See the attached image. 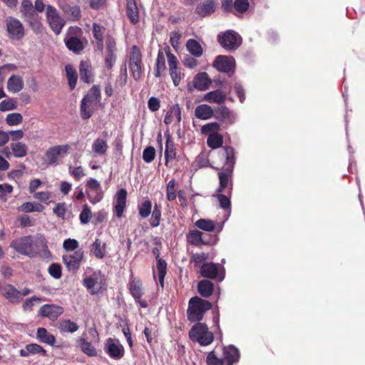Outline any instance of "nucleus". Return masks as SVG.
Returning a JSON list of instances; mask_svg holds the SVG:
<instances>
[{"mask_svg": "<svg viewBox=\"0 0 365 365\" xmlns=\"http://www.w3.org/2000/svg\"><path fill=\"white\" fill-rule=\"evenodd\" d=\"M211 304L199 297H192L188 304L187 311V319L191 322H200L205 313L211 309Z\"/></svg>", "mask_w": 365, "mask_h": 365, "instance_id": "1", "label": "nucleus"}, {"mask_svg": "<svg viewBox=\"0 0 365 365\" xmlns=\"http://www.w3.org/2000/svg\"><path fill=\"white\" fill-rule=\"evenodd\" d=\"M189 337L203 346L210 345L214 340L213 333L209 331L206 324L202 322H197L192 326L189 331Z\"/></svg>", "mask_w": 365, "mask_h": 365, "instance_id": "2", "label": "nucleus"}, {"mask_svg": "<svg viewBox=\"0 0 365 365\" xmlns=\"http://www.w3.org/2000/svg\"><path fill=\"white\" fill-rule=\"evenodd\" d=\"M69 148L68 145H58L49 148L43 158L44 164L47 166H56L59 163L60 158L68 153Z\"/></svg>", "mask_w": 365, "mask_h": 365, "instance_id": "3", "label": "nucleus"}, {"mask_svg": "<svg viewBox=\"0 0 365 365\" xmlns=\"http://www.w3.org/2000/svg\"><path fill=\"white\" fill-rule=\"evenodd\" d=\"M11 247L14 248L17 252L29 257H34L36 255V249L34 247L31 236L23 237L12 242Z\"/></svg>", "mask_w": 365, "mask_h": 365, "instance_id": "4", "label": "nucleus"}, {"mask_svg": "<svg viewBox=\"0 0 365 365\" xmlns=\"http://www.w3.org/2000/svg\"><path fill=\"white\" fill-rule=\"evenodd\" d=\"M8 37L13 41H20L25 36L23 24L16 18L9 16L5 20Z\"/></svg>", "mask_w": 365, "mask_h": 365, "instance_id": "5", "label": "nucleus"}, {"mask_svg": "<svg viewBox=\"0 0 365 365\" xmlns=\"http://www.w3.org/2000/svg\"><path fill=\"white\" fill-rule=\"evenodd\" d=\"M129 68L135 81H138L142 74V54L137 46H133L129 58Z\"/></svg>", "mask_w": 365, "mask_h": 365, "instance_id": "6", "label": "nucleus"}, {"mask_svg": "<svg viewBox=\"0 0 365 365\" xmlns=\"http://www.w3.org/2000/svg\"><path fill=\"white\" fill-rule=\"evenodd\" d=\"M46 20L52 31L58 35L65 25V21L59 15L56 8L48 5L46 12Z\"/></svg>", "mask_w": 365, "mask_h": 365, "instance_id": "7", "label": "nucleus"}, {"mask_svg": "<svg viewBox=\"0 0 365 365\" xmlns=\"http://www.w3.org/2000/svg\"><path fill=\"white\" fill-rule=\"evenodd\" d=\"M218 41L227 50L236 49L241 43L240 38H238L237 34L231 31L218 35Z\"/></svg>", "mask_w": 365, "mask_h": 365, "instance_id": "8", "label": "nucleus"}, {"mask_svg": "<svg viewBox=\"0 0 365 365\" xmlns=\"http://www.w3.org/2000/svg\"><path fill=\"white\" fill-rule=\"evenodd\" d=\"M213 66L221 72H231L232 73L235 66V61L233 57L219 56L215 60Z\"/></svg>", "mask_w": 365, "mask_h": 365, "instance_id": "9", "label": "nucleus"}, {"mask_svg": "<svg viewBox=\"0 0 365 365\" xmlns=\"http://www.w3.org/2000/svg\"><path fill=\"white\" fill-rule=\"evenodd\" d=\"M84 252L82 250H78L73 254H68L63 256V262L68 270L76 271L81 264Z\"/></svg>", "mask_w": 365, "mask_h": 365, "instance_id": "10", "label": "nucleus"}, {"mask_svg": "<svg viewBox=\"0 0 365 365\" xmlns=\"http://www.w3.org/2000/svg\"><path fill=\"white\" fill-rule=\"evenodd\" d=\"M86 186L88 189V195L91 202L96 203L103 198V193L101 190L100 182L94 178H91Z\"/></svg>", "mask_w": 365, "mask_h": 365, "instance_id": "11", "label": "nucleus"}, {"mask_svg": "<svg viewBox=\"0 0 365 365\" xmlns=\"http://www.w3.org/2000/svg\"><path fill=\"white\" fill-rule=\"evenodd\" d=\"M63 312V308L54 304H44L40 309V314L51 320H56Z\"/></svg>", "mask_w": 365, "mask_h": 365, "instance_id": "12", "label": "nucleus"}, {"mask_svg": "<svg viewBox=\"0 0 365 365\" xmlns=\"http://www.w3.org/2000/svg\"><path fill=\"white\" fill-rule=\"evenodd\" d=\"M2 295L13 304L19 303L22 299L21 292L11 284H7L3 288Z\"/></svg>", "mask_w": 365, "mask_h": 365, "instance_id": "13", "label": "nucleus"}, {"mask_svg": "<svg viewBox=\"0 0 365 365\" xmlns=\"http://www.w3.org/2000/svg\"><path fill=\"white\" fill-rule=\"evenodd\" d=\"M106 351L108 355L114 359H119L124 355V349L118 342L113 341L109 339L106 343Z\"/></svg>", "mask_w": 365, "mask_h": 365, "instance_id": "14", "label": "nucleus"}, {"mask_svg": "<svg viewBox=\"0 0 365 365\" xmlns=\"http://www.w3.org/2000/svg\"><path fill=\"white\" fill-rule=\"evenodd\" d=\"M24 86L23 78L19 75L11 76L8 81L6 88L7 90L13 93L20 92Z\"/></svg>", "mask_w": 365, "mask_h": 365, "instance_id": "15", "label": "nucleus"}, {"mask_svg": "<svg viewBox=\"0 0 365 365\" xmlns=\"http://www.w3.org/2000/svg\"><path fill=\"white\" fill-rule=\"evenodd\" d=\"M127 192L125 189L119 190L116 193L115 212L118 217H120L123 213L126 204Z\"/></svg>", "mask_w": 365, "mask_h": 365, "instance_id": "16", "label": "nucleus"}, {"mask_svg": "<svg viewBox=\"0 0 365 365\" xmlns=\"http://www.w3.org/2000/svg\"><path fill=\"white\" fill-rule=\"evenodd\" d=\"M215 2L213 0H204L196 7V13L202 17L206 16L215 11Z\"/></svg>", "mask_w": 365, "mask_h": 365, "instance_id": "17", "label": "nucleus"}, {"mask_svg": "<svg viewBox=\"0 0 365 365\" xmlns=\"http://www.w3.org/2000/svg\"><path fill=\"white\" fill-rule=\"evenodd\" d=\"M239 351L233 346L226 347L223 350V360L225 365H232L239 359Z\"/></svg>", "mask_w": 365, "mask_h": 365, "instance_id": "18", "label": "nucleus"}, {"mask_svg": "<svg viewBox=\"0 0 365 365\" xmlns=\"http://www.w3.org/2000/svg\"><path fill=\"white\" fill-rule=\"evenodd\" d=\"M106 29L98 24H93V34L96 40V46L97 49L102 53L103 51V35Z\"/></svg>", "mask_w": 365, "mask_h": 365, "instance_id": "19", "label": "nucleus"}, {"mask_svg": "<svg viewBox=\"0 0 365 365\" xmlns=\"http://www.w3.org/2000/svg\"><path fill=\"white\" fill-rule=\"evenodd\" d=\"M211 81L207 73H200L195 76L193 80L195 88L200 91H205L209 88Z\"/></svg>", "mask_w": 365, "mask_h": 365, "instance_id": "20", "label": "nucleus"}, {"mask_svg": "<svg viewBox=\"0 0 365 365\" xmlns=\"http://www.w3.org/2000/svg\"><path fill=\"white\" fill-rule=\"evenodd\" d=\"M200 274L203 277L215 279L218 274V267L212 262L204 263L200 266Z\"/></svg>", "mask_w": 365, "mask_h": 365, "instance_id": "21", "label": "nucleus"}, {"mask_svg": "<svg viewBox=\"0 0 365 365\" xmlns=\"http://www.w3.org/2000/svg\"><path fill=\"white\" fill-rule=\"evenodd\" d=\"M126 13L133 24L139 21V11L135 0H126Z\"/></svg>", "mask_w": 365, "mask_h": 365, "instance_id": "22", "label": "nucleus"}, {"mask_svg": "<svg viewBox=\"0 0 365 365\" xmlns=\"http://www.w3.org/2000/svg\"><path fill=\"white\" fill-rule=\"evenodd\" d=\"M20 12L24 20L32 19L38 15L35 11L33 4L30 0H23L20 7Z\"/></svg>", "mask_w": 365, "mask_h": 365, "instance_id": "23", "label": "nucleus"}, {"mask_svg": "<svg viewBox=\"0 0 365 365\" xmlns=\"http://www.w3.org/2000/svg\"><path fill=\"white\" fill-rule=\"evenodd\" d=\"M101 93L99 86H93L82 100L89 102V103L96 105L101 101Z\"/></svg>", "mask_w": 365, "mask_h": 365, "instance_id": "24", "label": "nucleus"}, {"mask_svg": "<svg viewBox=\"0 0 365 365\" xmlns=\"http://www.w3.org/2000/svg\"><path fill=\"white\" fill-rule=\"evenodd\" d=\"M195 115L199 119L207 120L213 116V110L210 106L202 104L196 107Z\"/></svg>", "mask_w": 365, "mask_h": 365, "instance_id": "25", "label": "nucleus"}, {"mask_svg": "<svg viewBox=\"0 0 365 365\" xmlns=\"http://www.w3.org/2000/svg\"><path fill=\"white\" fill-rule=\"evenodd\" d=\"M10 149L14 157L21 158L25 157L28 153L27 145L22 142H15L10 144Z\"/></svg>", "mask_w": 365, "mask_h": 365, "instance_id": "26", "label": "nucleus"}, {"mask_svg": "<svg viewBox=\"0 0 365 365\" xmlns=\"http://www.w3.org/2000/svg\"><path fill=\"white\" fill-rule=\"evenodd\" d=\"M67 48L76 53H79L83 48V43L77 37L71 36L65 41Z\"/></svg>", "mask_w": 365, "mask_h": 365, "instance_id": "27", "label": "nucleus"}, {"mask_svg": "<svg viewBox=\"0 0 365 365\" xmlns=\"http://www.w3.org/2000/svg\"><path fill=\"white\" fill-rule=\"evenodd\" d=\"M62 9L71 20L76 21L81 18V9L78 6L65 4L62 6Z\"/></svg>", "mask_w": 365, "mask_h": 365, "instance_id": "28", "label": "nucleus"}, {"mask_svg": "<svg viewBox=\"0 0 365 365\" xmlns=\"http://www.w3.org/2000/svg\"><path fill=\"white\" fill-rule=\"evenodd\" d=\"M80 77L85 83H90L92 81L93 73L91 66L87 62H81L79 68Z\"/></svg>", "mask_w": 365, "mask_h": 365, "instance_id": "29", "label": "nucleus"}, {"mask_svg": "<svg viewBox=\"0 0 365 365\" xmlns=\"http://www.w3.org/2000/svg\"><path fill=\"white\" fill-rule=\"evenodd\" d=\"M198 292L204 297H210L213 292V283L203 279L198 283Z\"/></svg>", "mask_w": 365, "mask_h": 365, "instance_id": "30", "label": "nucleus"}, {"mask_svg": "<svg viewBox=\"0 0 365 365\" xmlns=\"http://www.w3.org/2000/svg\"><path fill=\"white\" fill-rule=\"evenodd\" d=\"M91 252L98 259L103 258L106 252V245L102 244L99 239H96L91 246Z\"/></svg>", "mask_w": 365, "mask_h": 365, "instance_id": "31", "label": "nucleus"}, {"mask_svg": "<svg viewBox=\"0 0 365 365\" xmlns=\"http://www.w3.org/2000/svg\"><path fill=\"white\" fill-rule=\"evenodd\" d=\"M36 335L37 339L42 343L53 345L56 341L54 336L49 334L45 328H38Z\"/></svg>", "mask_w": 365, "mask_h": 365, "instance_id": "32", "label": "nucleus"}, {"mask_svg": "<svg viewBox=\"0 0 365 365\" xmlns=\"http://www.w3.org/2000/svg\"><path fill=\"white\" fill-rule=\"evenodd\" d=\"M187 242L195 246L205 245L206 242L202 239V232L198 230H191L187 235Z\"/></svg>", "mask_w": 365, "mask_h": 365, "instance_id": "33", "label": "nucleus"}, {"mask_svg": "<svg viewBox=\"0 0 365 365\" xmlns=\"http://www.w3.org/2000/svg\"><path fill=\"white\" fill-rule=\"evenodd\" d=\"M186 47L187 51L195 57H200L202 54V48L196 40L189 39L187 41Z\"/></svg>", "mask_w": 365, "mask_h": 365, "instance_id": "34", "label": "nucleus"}, {"mask_svg": "<svg viewBox=\"0 0 365 365\" xmlns=\"http://www.w3.org/2000/svg\"><path fill=\"white\" fill-rule=\"evenodd\" d=\"M205 100L210 103H221L225 100V95L222 91L216 90L207 93L205 96Z\"/></svg>", "mask_w": 365, "mask_h": 365, "instance_id": "35", "label": "nucleus"}, {"mask_svg": "<svg viewBox=\"0 0 365 365\" xmlns=\"http://www.w3.org/2000/svg\"><path fill=\"white\" fill-rule=\"evenodd\" d=\"M223 143L222 135L220 133H210L207 139V145L212 148L216 149L220 148Z\"/></svg>", "mask_w": 365, "mask_h": 365, "instance_id": "36", "label": "nucleus"}, {"mask_svg": "<svg viewBox=\"0 0 365 365\" xmlns=\"http://www.w3.org/2000/svg\"><path fill=\"white\" fill-rule=\"evenodd\" d=\"M44 206L36 202H26L23 203L19 210L25 212H42L44 210Z\"/></svg>", "mask_w": 365, "mask_h": 365, "instance_id": "37", "label": "nucleus"}, {"mask_svg": "<svg viewBox=\"0 0 365 365\" xmlns=\"http://www.w3.org/2000/svg\"><path fill=\"white\" fill-rule=\"evenodd\" d=\"M65 68H66V77H67L68 81V86H69L71 90H73L76 87L77 78H78L76 71L70 64L66 65Z\"/></svg>", "mask_w": 365, "mask_h": 365, "instance_id": "38", "label": "nucleus"}, {"mask_svg": "<svg viewBox=\"0 0 365 365\" xmlns=\"http://www.w3.org/2000/svg\"><path fill=\"white\" fill-rule=\"evenodd\" d=\"M93 152L99 155H104L108 149V145L105 140L97 138L94 140L93 145Z\"/></svg>", "mask_w": 365, "mask_h": 365, "instance_id": "39", "label": "nucleus"}, {"mask_svg": "<svg viewBox=\"0 0 365 365\" xmlns=\"http://www.w3.org/2000/svg\"><path fill=\"white\" fill-rule=\"evenodd\" d=\"M59 329L61 331L73 333L78 329V326L76 323L71 321L70 319H65L61 321L59 324Z\"/></svg>", "mask_w": 365, "mask_h": 365, "instance_id": "40", "label": "nucleus"}, {"mask_svg": "<svg viewBox=\"0 0 365 365\" xmlns=\"http://www.w3.org/2000/svg\"><path fill=\"white\" fill-rule=\"evenodd\" d=\"M195 225L202 230L207 232H212L215 228V223L214 221L206 219H200L197 220Z\"/></svg>", "mask_w": 365, "mask_h": 365, "instance_id": "41", "label": "nucleus"}, {"mask_svg": "<svg viewBox=\"0 0 365 365\" xmlns=\"http://www.w3.org/2000/svg\"><path fill=\"white\" fill-rule=\"evenodd\" d=\"M224 150L226 156L225 168L232 170L235 163L234 148L232 147L225 146Z\"/></svg>", "mask_w": 365, "mask_h": 365, "instance_id": "42", "label": "nucleus"}, {"mask_svg": "<svg viewBox=\"0 0 365 365\" xmlns=\"http://www.w3.org/2000/svg\"><path fill=\"white\" fill-rule=\"evenodd\" d=\"M93 106L95 105L93 103H89V102L83 100L81 101V115L83 119H88L92 116Z\"/></svg>", "mask_w": 365, "mask_h": 365, "instance_id": "43", "label": "nucleus"}, {"mask_svg": "<svg viewBox=\"0 0 365 365\" xmlns=\"http://www.w3.org/2000/svg\"><path fill=\"white\" fill-rule=\"evenodd\" d=\"M157 268L158 270V278L159 281L162 286H163V281L164 278L166 274V267L167 264L165 260L162 259L159 257V255H158L157 257Z\"/></svg>", "mask_w": 365, "mask_h": 365, "instance_id": "44", "label": "nucleus"}, {"mask_svg": "<svg viewBox=\"0 0 365 365\" xmlns=\"http://www.w3.org/2000/svg\"><path fill=\"white\" fill-rule=\"evenodd\" d=\"M232 170L225 168V172H222L219 173L220 178V187L218 188V192H222L223 190L227 186L229 177L232 173Z\"/></svg>", "mask_w": 365, "mask_h": 365, "instance_id": "45", "label": "nucleus"}, {"mask_svg": "<svg viewBox=\"0 0 365 365\" xmlns=\"http://www.w3.org/2000/svg\"><path fill=\"white\" fill-rule=\"evenodd\" d=\"M130 290L133 297L136 299H140L143 294L142 283L140 281H133L130 284Z\"/></svg>", "mask_w": 365, "mask_h": 365, "instance_id": "46", "label": "nucleus"}, {"mask_svg": "<svg viewBox=\"0 0 365 365\" xmlns=\"http://www.w3.org/2000/svg\"><path fill=\"white\" fill-rule=\"evenodd\" d=\"M23 121V116L19 113H12L7 115L6 122L9 125H17Z\"/></svg>", "mask_w": 365, "mask_h": 365, "instance_id": "47", "label": "nucleus"}, {"mask_svg": "<svg viewBox=\"0 0 365 365\" xmlns=\"http://www.w3.org/2000/svg\"><path fill=\"white\" fill-rule=\"evenodd\" d=\"M165 164L167 165L168 160H173L175 157V151L173 142L169 139L167 140L165 150Z\"/></svg>", "mask_w": 365, "mask_h": 365, "instance_id": "48", "label": "nucleus"}, {"mask_svg": "<svg viewBox=\"0 0 365 365\" xmlns=\"http://www.w3.org/2000/svg\"><path fill=\"white\" fill-rule=\"evenodd\" d=\"M176 182L174 179L170 180L166 187V197L169 201L174 200L176 198Z\"/></svg>", "mask_w": 365, "mask_h": 365, "instance_id": "49", "label": "nucleus"}, {"mask_svg": "<svg viewBox=\"0 0 365 365\" xmlns=\"http://www.w3.org/2000/svg\"><path fill=\"white\" fill-rule=\"evenodd\" d=\"M151 210V202L150 200H145L139 207V215H140L141 217L146 218L150 215Z\"/></svg>", "mask_w": 365, "mask_h": 365, "instance_id": "50", "label": "nucleus"}, {"mask_svg": "<svg viewBox=\"0 0 365 365\" xmlns=\"http://www.w3.org/2000/svg\"><path fill=\"white\" fill-rule=\"evenodd\" d=\"M80 346L82 351L88 356L96 355V351L92 344L84 339L80 340Z\"/></svg>", "mask_w": 365, "mask_h": 365, "instance_id": "51", "label": "nucleus"}, {"mask_svg": "<svg viewBox=\"0 0 365 365\" xmlns=\"http://www.w3.org/2000/svg\"><path fill=\"white\" fill-rule=\"evenodd\" d=\"M165 68V57L163 51H160L158 54V58L156 62V70H155V76L160 77V73L162 71H164Z\"/></svg>", "mask_w": 365, "mask_h": 365, "instance_id": "52", "label": "nucleus"}, {"mask_svg": "<svg viewBox=\"0 0 365 365\" xmlns=\"http://www.w3.org/2000/svg\"><path fill=\"white\" fill-rule=\"evenodd\" d=\"M220 130V125L216 123H210L204 125L201 128L202 134L210 135V133H217Z\"/></svg>", "mask_w": 365, "mask_h": 365, "instance_id": "53", "label": "nucleus"}, {"mask_svg": "<svg viewBox=\"0 0 365 365\" xmlns=\"http://www.w3.org/2000/svg\"><path fill=\"white\" fill-rule=\"evenodd\" d=\"M13 186L9 184H0V200L6 202L9 195L13 192Z\"/></svg>", "mask_w": 365, "mask_h": 365, "instance_id": "54", "label": "nucleus"}, {"mask_svg": "<svg viewBox=\"0 0 365 365\" xmlns=\"http://www.w3.org/2000/svg\"><path fill=\"white\" fill-rule=\"evenodd\" d=\"M16 101L14 98H9L0 103V110L6 111L16 108Z\"/></svg>", "mask_w": 365, "mask_h": 365, "instance_id": "55", "label": "nucleus"}, {"mask_svg": "<svg viewBox=\"0 0 365 365\" xmlns=\"http://www.w3.org/2000/svg\"><path fill=\"white\" fill-rule=\"evenodd\" d=\"M30 26L31 29L34 31L36 33L41 32L42 30V24L40 22L38 15L36 16L32 17V19H29L25 20Z\"/></svg>", "mask_w": 365, "mask_h": 365, "instance_id": "56", "label": "nucleus"}, {"mask_svg": "<svg viewBox=\"0 0 365 365\" xmlns=\"http://www.w3.org/2000/svg\"><path fill=\"white\" fill-rule=\"evenodd\" d=\"M161 217V211L157 205H155L150 218V225L156 227L159 225Z\"/></svg>", "mask_w": 365, "mask_h": 365, "instance_id": "57", "label": "nucleus"}, {"mask_svg": "<svg viewBox=\"0 0 365 365\" xmlns=\"http://www.w3.org/2000/svg\"><path fill=\"white\" fill-rule=\"evenodd\" d=\"M155 156V150L152 146H148L145 148L143 153V158L145 162L150 163L152 162Z\"/></svg>", "mask_w": 365, "mask_h": 365, "instance_id": "58", "label": "nucleus"}, {"mask_svg": "<svg viewBox=\"0 0 365 365\" xmlns=\"http://www.w3.org/2000/svg\"><path fill=\"white\" fill-rule=\"evenodd\" d=\"M127 78V66L126 63H124L123 65H122L120 67V73L117 82L120 84V86H124L126 84Z\"/></svg>", "mask_w": 365, "mask_h": 365, "instance_id": "59", "label": "nucleus"}, {"mask_svg": "<svg viewBox=\"0 0 365 365\" xmlns=\"http://www.w3.org/2000/svg\"><path fill=\"white\" fill-rule=\"evenodd\" d=\"M48 273L55 279H60L61 277V267L58 264L53 263L48 267Z\"/></svg>", "mask_w": 365, "mask_h": 365, "instance_id": "60", "label": "nucleus"}, {"mask_svg": "<svg viewBox=\"0 0 365 365\" xmlns=\"http://www.w3.org/2000/svg\"><path fill=\"white\" fill-rule=\"evenodd\" d=\"M91 211L88 205H84L80 214V220L82 224H87L91 218Z\"/></svg>", "mask_w": 365, "mask_h": 365, "instance_id": "61", "label": "nucleus"}, {"mask_svg": "<svg viewBox=\"0 0 365 365\" xmlns=\"http://www.w3.org/2000/svg\"><path fill=\"white\" fill-rule=\"evenodd\" d=\"M207 363L208 365H224V360L216 356L213 351L210 352L207 356Z\"/></svg>", "mask_w": 365, "mask_h": 365, "instance_id": "62", "label": "nucleus"}, {"mask_svg": "<svg viewBox=\"0 0 365 365\" xmlns=\"http://www.w3.org/2000/svg\"><path fill=\"white\" fill-rule=\"evenodd\" d=\"M168 112L169 115H171L178 123L181 121V110L178 104L173 105Z\"/></svg>", "mask_w": 365, "mask_h": 365, "instance_id": "63", "label": "nucleus"}, {"mask_svg": "<svg viewBox=\"0 0 365 365\" xmlns=\"http://www.w3.org/2000/svg\"><path fill=\"white\" fill-rule=\"evenodd\" d=\"M216 117L221 119H228L231 116V112L225 106H221L216 110Z\"/></svg>", "mask_w": 365, "mask_h": 365, "instance_id": "64", "label": "nucleus"}]
</instances>
